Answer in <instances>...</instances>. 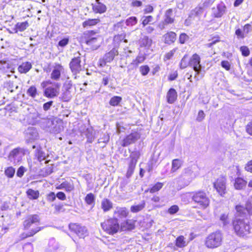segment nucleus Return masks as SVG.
I'll use <instances>...</instances> for the list:
<instances>
[{
	"label": "nucleus",
	"instance_id": "09e8293b",
	"mask_svg": "<svg viewBox=\"0 0 252 252\" xmlns=\"http://www.w3.org/2000/svg\"><path fill=\"white\" fill-rule=\"evenodd\" d=\"M246 209L250 215H252V196L248 199L246 204Z\"/></svg>",
	"mask_w": 252,
	"mask_h": 252
},
{
	"label": "nucleus",
	"instance_id": "603ef678",
	"mask_svg": "<svg viewBox=\"0 0 252 252\" xmlns=\"http://www.w3.org/2000/svg\"><path fill=\"white\" fill-rule=\"evenodd\" d=\"M189 39V36L185 33H181L179 36V42L181 44H184Z\"/></svg>",
	"mask_w": 252,
	"mask_h": 252
},
{
	"label": "nucleus",
	"instance_id": "f257e3e1",
	"mask_svg": "<svg viewBox=\"0 0 252 252\" xmlns=\"http://www.w3.org/2000/svg\"><path fill=\"white\" fill-rule=\"evenodd\" d=\"M233 226L236 234L240 237L251 233V227L247 219L236 218L233 221Z\"/></svg>",
	"mask_w": 252,
	"mask_h": 252
},
{
	"label": "nucleus",
	"instance_id": "393cba45",
	"mask_svg": "<svg viewBox=\"0 0 252 252\" xmlns=\"http://www.w3.org/2000/svg\"><path fill=\"white\" fill-rule=\"evenodd\" d=\"M134 224L132 220H127L122 223L121 229L122 231L129 230L133 229Z\"/></svg>",
	"mask_w": 252,
	"mask_h": 252
},
{
	"label": "nucleus",
	"instance_id": "5701e85b",
	"mask_svg": "<svg viewBox=\"0 0 252 252\" xmlns=\"http://www.w3.org/2000/svg\"><path fill=\"white\" fill-rule=\"evenodd\" d=\"M204 12V7L203 6L199 5L196 7L194 9H193L191 12L189 17L190 18H193L194 19L195 17L199 19L200 16L203 14Z\"/></svg>",
	"mask_w": 252,
	"mask_h": 252
},
{
	"label": "nucleus",
	"instance_id": "58836bf2",
	"mask_svg": "<svg viewBox=\"0 0 252 252\" xmlns=\"http://www.w3.org/2000/svg\"><path fill=\"white\" fill-rule=\"evenodd\" d=\"M163 184L160 182H158L154 186H153L151 189H148L145 190V192H147L149 190L151 193L156 192L159 190H160L163 187Z\"/></svg>",
	"mask_w": 252,
	"mask_h": 252
},
{
	"label": "nucleus",
	"instance_id": "6ab92c4d",
	"mask_svg": "<svg viewBox=\"0 0 252 252\" xmlns=\"http://www.w3.org/2000/svg\"><path fill=\"white\" fill-rule=\"evenodd\" d=\"M197 166L192 165L185 169V174L187 176H189L191 179L195 178L197 175Z\"/></svg>",
	"mask_w": 252,
	"mask_h": 252
},
{
	"label": "nucleus",
	"instance_id": "69168bd1",
	"mask_svg": "<svg viewBox=\"0 0 252 252\" xmlns=\"http://www.w3.org/2000/svg\"><path fill=\"white\" fill-rule=\"evenodd\" d=\"M220 220L223 222L224 225L228 224L229 222L228 219V215L226 214L221 215L220 217Z\"/></svg>",
	"mask_w": 252,
	"mask_h": 252
},
{
	"label": "nucleus",
	"instance_id": "f704fd0d",
	"mask_svg": "<svg viewBox=\"0 0 252 252\" xmlns=\"http://www.w3.org/2000/svg\"><path fill=\"white\" fill-rule=\"evenodd\" d=\"M58 189H64L67 191H70L73 190V186L68 182H64L57 187Z\"/></svg>",
	"mask_w": 252,
	"mask_h": 252
},
{
	"label": "nucleus",
	"instance_id": "9b49d317",
	"mask_svg": "<svg viewBox=\"0 0 252 252\" xmlns=\"http://www.w3.org/2000/svg\"><path fill=\"white\" fill-rule=\"evenodd\" d=\"M91 5L93 11L95 14H102L107 10L106 6L100 0H95L94 3H92Z\"/></svg>",
	"mask_w": 252,
	"mask_h": 252
},
{
	"label": "nucleus",
	"instance_id": "a18cd8bd",
	"mask_svg": "<svg viewBox=\"0 0 252 252\" xmlns=\"http://www.w3.org/2000/svg\"><path fill=\"white\" fill-rule=\"evenodd\" d=\"M5 175L8 178L13 177L15 173V169L12 167H8L5 170Z\"/></svg>",
	"mask_w": 252,
	"mask_h": 252
},
{
	"label": "nucleus",
	"instance_id": "c9c22d12",
	"mask_svg": "<svg viewBox=\"0 0 252 252\" xmlns=\"http://www.w3.org/2000/svg\"><path fill=\"white\" fill-rule=\"evenodd\" d=\"M115 213L117 214L120 218H125L127 216L128 211L126 208H117Z\"/></svg>",
	"mask_w": 252,
	"mask_h": 252
},
{
	"label": "nucleus",
	"instance_id": "a19ab883",
	"mask_svg": "<svg viewBox=\"0 0 252 252\" xmlns=\"http://www.w3.org/2000/svg\"><path fill=\"white\" fill-rule=\"evenodd\" d=\"M122 97L118 96H115L112 97L109 101V104L113 106L118 105L120 102L122 101Z\"/></svg>",
	"mask_w": 252,
	"mask_h": 252
},
{
	"label": "nucleus",
	"instance_id": "4be33fe9",
	"mask_svg": "<svg viewBox=\"0 0 252 252\" xmlns=\"http://www.w3.org/2000/svg\"><path fill=\"white\" fill-rule=\"evenodd\" d=\"M225 6L223 3H220L218 5L216 9L214 10V15L215 17H221L225 13Z\"/></svg>",
	"mask_w": 252,
	"mask_h": 252
},
{
	"label": "nucleus",
	"instance_id": "680f3d73",
	"mask_svg": "<svg viewBox=\"0 0 252 252\" xmlns=\"http://www.w3.org/2000/svg\"><path fill=\"white\" fill-rule=\"evenodd\" d=\"M109 140V135L108 134H104L102 137H100L98 140V143H107Z\"/></svg>",
	"mask_w": 252,
	"mask_h": 252
},
{
	"label": "nucleus",
	"instance_id": "79ce46f5",
	"mask_svg": "<svg viewBox=\"0 0 252 252\" xmlns=\"http://www.w3.org/2000/svg\"><path fill=\"white\" fill-rule=\"evenodd\" d=\"M125 23L127 26H133L137 24V19L136 17L131 16L127 18Z\"/></svg>",
	"mask_w": 252,
	"mask_h": 252
},
{
	"label": "nucleus",
	"instance_id": "a211bd4d",
	"mask_svg": "<svg viewBox=\"0 0 252 252\" xmlns=\"http://www.w3.org/2000/svg\"><path fill=\"white\" fill-rule=\"evenodd\" d=\"M174 21V16L172 9L167 10L164 15L163 24L168 25L172 24Z\"/></svg>",
	"mask_w": 252,
	"mask_h": 252
},
{
	"label": "nucleus",
	"instance_id": "20e7f679",
	"mask_svg": "<svg viewBox=\"0 0 252 252\" xmlns=\"http://www.w3.org/2000/svg\"><path fill=\"white\" fill-rule=\"evenodd\" d=\"M222 239L221 233L220 231H216L207 237L205 245L209 248H215L221 245Z\"/></svg>",
	"mask_w": 252,
	"mask_h": 252
},
{
	"label": "nucleus",
	"instance_id": "4c0bfd02",
	"mask_svg": "<svg viewBox=\"0 0 252 252\" xmlns=\"http://www.w3.org/2000/svg\"><path fill=\"white\" fill-rule=\"evenodd\" d=\"M145 206L144 201L142 202L139 204L132 206L130 208V211L133 213H137L142 210Z\"/></svg>",
	"mask_w": 252,
	"mask_h": 252
},
{
	"label": "nucleus",
	"instance_id": "864d4df0",
	"mask_svg": "<svg viewBox=\"0 0 252 252\" xmlns=\"http://www.w3.org/2000/svg\"><path fill=\"white\" fill-rule=\"evenodd\" d=\"M40 230H41V228L37 227L35 228V229L31 230V231H30L29 232L27 233L26 234V235L25 236L23 237L22 238H26L28 237L32 236L33 235L36 234L37 232L39 231Z\"/></svg>",
	"mask_w": 252,
	"mask_h": 252
},
{
	"label": "nucleus",
	"instance_id": "dca6fc26",
	"mask_svg": "<svg viewBox=\"0 0 252 252\" xmlns=\"http://www.w3.org/2000/svg\"><path fill=\"white\" fill-rule=\"evenodd\" d=\"M55 120L52 118H41L40 126L42 128L49 132V129L54 125Z\"/></svg>",
	"mask_w": 252,
	"mask_h": 252
},
{
	"label": "nucleus",
	"instance_id": "bb28decb",
	"mask_svg": "<svg viewBox=\"0 0 252 252\" xmlns=\"http://www.w3.org/2000/svg\"><path fill=\"white\" fill-rule=\"evenodd\" d=\"M101 206L104 212H107L112 208L113 204L109 199L104 198L101 201Z\"/></svg>",
	"mask_w": 252,
	"mask_h": 252
},
{
	"label": "nucleus",
	"instance_id": "1a4fd4ad",
	"mask_svg": "<svg viewBox=\"0 0 252 252\" xmlns=\"http://www.w3.org/2000/svg\"><path fill=\"white\" fill-rule=\"evenodd\" d=\"M60 84L58 83H55L54 87L51 86L45 89L44 91L45 95L48 97L53 98L59 93Z\"/></svg>",
	"mask_w": 252,
	"mask_h": 252
},
{
	"label": "nucleus",
	"instance_id": "de8ad7c7",
	"mask_svg": "<svg viewBox=\"0 0 252 252\" xmlns=\"http://www.w3.org/2000/svg\"><path fill=\"white\" fill-rule=\"evenodd\" d=\"M94 197L93 194L89 193L85 197V201L89 205H92L94 204Z\"/></svg>",
	"mask_w": 252,
	"mask_h": 252
},
{
	"label": "nucleus",
	"instance_id": "8fccbe9b",
	"mask_svg": "<svg viewBox=\"0 0 252 252\" xmlns=\"http://www.w3.org/2000/svg\"><path fill=\"white\" fill-rule=\"evenodd\" d=\"M145 60V57L143 55H139L136 58V59L134 61H133L132 63L137 66L139 63L143 62Z\"/></svg>",
	"mask_w": 252,
	"mask_h": 252
},
{
	"label": "nucleus",
	"instance_id": "ea45409f",
	"mask_svg": "<svg viewBox=\"0 0 252 252\" xmlns=\"http://www.w3.org/2000/svg\"><path fill=\"white\" fill-rule=\"evenodd\" d=\"M62 99L63 101H68L72 97L71 91L63 90Z\"/></svg>",
	"mask_w": 252,
	"mask_h": 252
},
{
	"label": "nucleus",
	"instance_id": "e2e57ef3",
	"mask_svg": "<svg viewBox=\"0 0 252 252\" xmlns=\"http://www.w3.org/2000/svg\"><path fill=\"white\" fill-rule=\"evenodd\" d=\"M26 171L27 169L24 167H20L17 171V176L22 177Z\"/></svg>",
	"mask_w": 252,
	"mask_h": 252
},
{
	"label": "nucleus",
	"instance_id": "4468645a",
	"mask_svg": "<svg viewBox=\"0 0 252 252\" xmlns=\"http://www.w3.org/2000/svg\"><path fill=\"white\" fill-rule=\"evenodd\" d=\"M40 219L37 215L29 216L24 222V226L25 228H29L32 224L37 225L39 223Z\"/></svg>",
	"mask_w": 252,
	"mask_h": 252
},
{
	"label": "nucleus",
	"instance_id": "3c124183",
	"mask_svg": "<svg viewBox=\"0 0 252 252\" xmlns=\"http://www.w3.org/2000/svg\"><path fill=\"white\" fill-rule=\"evenodd\" d=\"M189 63L187 60V55H185L183 58L182 59L180 63V67L182 69L186 68L188 65H189Z\"/></svg>",
	"mask_w": 252,
	"mask_h": 252
},
{
	"label": "nucleus",
	"instance_id": "7ed1b4c3",
	"mask_svg": "<svg viewBox=\"0 0 252 252\" xmlns=\"http://www.w3.org/2000/svg\"><path fill=\"white\" fill-rule=\"evenodd\" d=\"M95 34L94 31H88L84 32V37L86 38V43L91 47L92 50H96L100 46L101 41L99 37H94Z\"/></svg>",
	"mask_w": 252,
	"mask_h": 252
},
{
	"label": "nucleus",
	"instance_id": "9d476101",
	"mask_svg": "<svg viewBox=\"0 0 252 252\" xmlns=\"http://www.w3.org/2000/svg\"><path fill=\"white\" fill-rule=\"evenodd\" d=\"M64 68L60 64L55 63L53 66V69L51 74V78L54 80H59L61 74L63 73Z\"/></svg>",
	"mask_w": 252,
	"mask_h": 252
},
{
	"label": "nucleus",
	"instance_id": "338daca9",
	"mask_svg": "<svg viewBox=\"0 0 252 252\" xmlns=\"http://www.w3.org/2000/svg\"><path fill=\"white\" fill-rule=\"evenodd\" d=\"M179 210V207L177 205H173L168 209V212L170 214H174L177 213Z\"/></svg>",
	"mask_w": 252,
	"mask_h": 252
},
{
	"label": "nucleus",
	"instance_id": "412c9836",
	"mask_svg": "<svg viewBox=\"0 0 252 252\" xmlns=\"http://www.w3.org/2000/svg\"><path fill=\"white\" fill-rule=\"evenodd\" d=\"M167 101L168 103L172 104L177 99V94L176 90L174 89H170L167 92Z\"/></svg>",
	"mask_w": 252,
	"mask_h": 252
},
{
	"label": "nucleus",
	"instance_id": "ddd939ff",
	"mask_svg": "<svg viewBox=\"0 0 252 252\" xmlns=\"http://www.w3.org/2000/svg\"><path fill=\"white\" fill-rule=\"evenodd\" d=\"M81 60L80 57H76L72 59L69 63V66L72 72L74 74H76L80 72L81 70V66L80 65Z\"/></svg>",
	"mask_w": 252,
	"mask_h": 252
},
{
	"label": "nucleus",
	"instance_id": "aec40b11",
	"mask_svg": "<svg viewBox=\"0 0 252 252\" xmlns=\"http://www.w3.org/2000/svg\"><path fill=\"white\" fill-rule=\"evenodd\" d=\"M164 42L167 44H171L174 43L176 39V34L173 32H170L163 36Z\"/></svg>",
	"mask_w": 252,
	"mask_h": 252
},
{
	"label": "nucleus",
	"instance_id": "f3484780",
	"mask_svg": "<svg viewBox=\"0 0 252 252\" xmlns=\"http://www.w3.org/2000/svg\"><path fill=\"white\" fill-rule=\"evenodd\" d=\"M63 122L59 120H56L54 125L49 129V132L53 133H59L63 130Z\"/></svg>",
	"mask_w": 252,
	"mask_h": 252
},
{
	"label": "nucleus",
	"instance_id": "052dcab7",
	"mask_svg": "<svg viewBox=\"0 0 252 252\" xmlns=\"http://www.w3.org/2000/svg\"><path fill=\"white\" fill-rule=\"evenodd\" d=\"M243 32L246 36L247 34H248L250 32L252 31V25L250 24H246L243 27Z\"/></svg>",
	"mask_w": 252,
	"mask_h": 252
},
{
	"label": "nucleus",
	"instance_id": "49530a36",
	"mask_svg": "<svg viewBox=\"0 0 252 252\" xmlns=\"http://www.w3.org/2000/svg\"><path fill=\"white\" fill-rule=\"evenodd\" d=\"M29 27V23L27 22L17 23V30L22 32L24 31Z\"/></svg>",
	"mask_w": 252,
	"mask_h": 252
},
{
	"label": "nucleus",
	"instance_id": "37998d69",
	"mask_svg": "<svg viewBox=\"0 0 252 252\" xmlns=\"http://www.w3.org/2000/svg\"><path fill=\"white\" fill-rule=\"evenodd\" d=\"M142 20L143 26L145 27L148 24H151L153 22L154 18L152 16H143Z\"/></svg>",
	"mask_w": 252,
	"mask_h": 252
},
{
	"label": "nucleus",
	"instance_id": "72a5a7b5",
	"mask_svg": "<svg viewBox=\"0 0 252 252\" xmlns=\"http://www.w3.org/2000/svg\"><path fill=\"white\" fill-rule=\"evenodd\" d=\"M136 163V160L132 158L129 164L128 168L126 173V176L129 178L132 174L134 169L135 168V164Z\"/></svg>",
	"mask_w": 252,
	"mask_h": 252
},
{
	"label": "nucleus",
	"instance_id": "e433bc0d",
	"mask_svg": "<svg viewBox=\"0 0 252 252\" xmlns=\"http://www.w3.org/2000/svg\"><path fill=\"white\" fill-rule=\"evenodd\" d=\"M27 194L29 198L36 199L39 197V193L38 190H34L32 189H29L27 191Z\"/></svg>",
	"mask_w": 252,
	"mask_h": 252
},
{
	"label": "nucleus",
	"instance_id": "c85d7f7f",
	"mask_svg": "<svg viewBox=\"0 0 252 252\" xmlns=\"http://www.w3.org/2000/svg\"><path fill=\"white\" fill-rule=\"evenodd\" d=\"M32 67V64L29 62L23 63L18 67V71L21 73H26L28 72Z\"/></svg>",
	"mask_w": 252,
	"mask_h": 252
},
{
	"label": "nucleus",
	"instance_id": "39448f33",
	"mask_svg": "<svg viewBox=\"0 0 252 252\" xmlns=\"http://www.w3.org/2000/svg\"><path fill=\"white\" fill-rule=\"evenodd\" d=\"M102 229L110 234L116 233L120 228L118 220L111 219L105 220L101 224Z\"/></svg>",
	"mask_w": 252,
	"mask_h": 252
},
{
	"label": "nucleus",
	"instance_id": "473e14b6",
	"mask_svg": "<svg viewBox=\"0 0 252 252\" xmlns=\"http://www.w3.org/2000/svg\"><path fill=\"white\" fill-rule=\"evenodd\" d=\"M175 245L179 248H183L187 246V243H186L185 237L183 236L178 237L176 240Z\"/></svg>",
	"mask_w": 252,
	"mask_h": 252
},
{
	"label": "nucleus",
	"instance_id": "c03bdc74",
	"mask_svg": "<svg viewBox=\"0 0 252 252\" xmlns=\"http://www.w3.org/2000/svg\"><path fill=\"white\" fill-rule=\"evenodd\" d=\"M72 87V83L71 80L68 79L66 80L64 83L63 87V90L71 91V90Z\"/></svg>",
	"mask_w": 252,
	"mask_h": 252
},
{
	"label": "nucleus",
	"instance_id": "7c9ffc66",
	"mask_svg": "<svg viewBox=\"0 0 252 252\" xmlns=\"http://www.w3.org/2000/svg\"><path fill=\"white\" fill-rule=\"evenodd\" d=\"M117 54V51L116 49H113L109 52L106 53L105 55L104 58L107 63H110L114 59V57Z\"/></svg>",
	"mask_w": 252,
	"mask_h": 252
},
{
	"label": "nucleus",
	"instance_id": "6e6d98bb",
	"mask_svg": "<svg viewBox=\"0 0 252 252\" xmlns=\"http://www.w3.org/2000/svg\"><path fill=\"white\" fill-rule=\"evenodd\" d=\"M236 35L237 36V38H241L243 39L245 37L246 35L243 32V30L242 31L240 29H238L235 31V32Z\"/></svg>",
	"mask_w": 252,
	"mask_h": 252
},
{
	"label": "nucleus",
	"instance_id": "2eb2a0df",
	"mask_svg": "<svg viewBox=\"0 0 252 252\" xmlns=\"http://www.w3.org/2000/svg\"><path fill=\"white\" fill-rule=\"evenodd\" d=\"M139 138V135L137 133H131L123 140L122 146L126 147L135 142Z\"/></svg>",
	"mask_w": 252,
	"mask_h": 252
},
{
	"label": "nucleus",
	"instance_id": "0e129e2a",
	"mask_svg": "<svg viewBox=\"0 0 252 252\" xmlns=\"http://www.w3.org/2000/svg\"><path fill=\"white\" fill-rule=\"evenodd\" d=\"M32 246L30 243L26 244L23 247L24 252H32Z\"/></svg>",
	"mask_w": 252,
	"mask_h": 252
},
{
	"label": "nucleus",
	"instance_id": "f8f14e48",
	"mask_svg": "<svg viewBox=\"0 0 252 252\" xmlns=\"http://www.w3.org/2000/svg\"><path fill=\"white\" fill-rule=\"evenodd\" d=\"M39 137L37 129L34 127H29L26 131V139L28 142H32L33 140L38 139Z\"/></svg>",
	"mask_w": 252,
	"mask_h": 252
},
{
	"label": "nucleus",
	"instance_id": "774afa93",
	"mask_svg": "<svg viewBox=\"0 0 252 252\" xmlns=\"http://www.w3.org/2000/svg\"><path fill=\"white\" fill-rule=\"evenodd\" d=\"M241 51L242 54L244 56H248L250 54V51L248 47L246 46H242L241 47Z\"/></svg>",
	"mask_w": 252,
	"mask_h": 252
},
{
	"label": "nucleus",
	"instance_id": "423d86ee",
	"mask_svg": "<svg viewBox=\"0 0 252 252\" xmlns=\"http://www.w3.org/2000/svg\"><path fill=\"white\" fill-rule=\"evenodd\" d=\"M200 57L197 54H194L190 58L189 65L192 67L193 70L195 72L194 75V78L198 81L199 80L197 75L201 74L202 76H203L201 72V65L200 64Z\"/></svg>",
	"mask_w": 252,
	"mask_h": 252
},
{
	"label": "nucleus",
	"instance_id": "c756f323",
	"mask_svg": "<svg viewBox=\"0 0 252 252\" xmlns=\"http://www.w3.org/2000/svg\"><path fill=\"white\" fill-rule=\"evenodd\" d=\"M139 42L141 47L149 48L152 43V40L148 36H145L140 40Z\"/></svg>",
	"mask_w": 252,
	"mask_h": 252
},
{
	"label": "nucleus",
	"instance_id": "2f4dec72",
	"mask_svg": "<svg viewBox=\"0 0 252 252\" xmlns=\"http://www.w3.org/2000/svg\"><path fill=\"white\" fill-rule=\"evenodd\" d=\"M183 164V161L179 159H175L172 160L171 171L175 172L179 169Z\"/></svg>",
	"mask_w": 252,
	"mask_h": 252
},
{
	"label": "nucleus",
	"instance_id": "5fc2aeb1",
	"mask_svg": "<svg viewBox=\"0 0 252 252\" xmlns=\"http://www.w3.org/2000/svg\"><path fill=\"white\" fill-rule=\"evenodd\" d=\"M88 133L87 134L88 141L90 143H92L95 138V135L94 133V131L93 130H88Z\"/></svg>",
	"mask_w": 252,
	"mask_h": 252
},
{
	"label": "nucleus",
	"instance_id": "bf43d9fd",
	"mask_svg": "<svg viewBox=\"0 0 252 252\" xmlns=\"http://www.w3.org/2000/svg\"><path fill=\"white\" fill-rule=\"evenodd\" d=\"M29 95L34 97L36 94V89L34 86H31L27 91Z\"/></svg>",
	"mask_w": 252,
	"mask_h": 252
},
{
	"label": "nucleus",
	"instance_id": "b1692460",
	"mask_svg": "<svg viewBox=\"0 0 252 252\" xmlns=\"http://www.w3.org/2000/svg\"><path fill=\"white\" fill-rule=\"evenodd\" d=\"M247 181L242 178H237L234 183V187L236 189H242L246 187Z\"/></svg>",
	"mask_w": 252,
	"mask_h": 252
},
{
	"label": "nucleus",
	"instance_id": "4d7b16f0",
	"mask_svg": "<svg viewBox=\"0 0 252 252\" xmlns=\"http://www.w3.org/2000/svg\"><path fill=\"white\" fill-rule=\"evenodd\" d=\"M150 71V68L147 65H143L140 67V71L142 75H146Z\"/></svg>",
	"mask_w": 252,
	"mask_h": 252
},
{
	"label": "nucleus",
	"instance_id": "13d9d810",
	"mask_svg": "<svg viewBox=\"0 0 252 252\" xmlns=\"http://www.w3.org/2000/svg\"><path fill=\"white\" fill-rule=\"evenodd\" d=\"M177 48H175L167 53L164 56L165 60H170L174 55V53L177 51Z\"/></svg>",
	"mask_w": 252,
	"mask_h": 252
},
{
	"label": "nucleus",
	"instance_id": "f03ea898",
	"mask_svg": "<svg viewBox=\"0 0 252 252\" xmlns=\"http://www.w3.org/2000/svg\"><path fill=\"white\" fill-rule=\"evenodd\" d=\"M192 199L200 209H205L210 204V200L206 192L203 191L194 192L192 196Z\"/></svg>",
	"mask_w": 252,
	"mask_h": 252
},
{
	"label": "nucleus",
	"instance_id": "cd10ccee",
	"mask_svg": "<svg viewBox=\"0 0 252 252\" xmlns=\"http://www.w3.org/2000/svg\"><path fill=\"white\" fill-rule=\"evenodd\" d=\"M59 246L56 240L52 238L50 240L48 244V247L47 249V252H55L58 248Z\"/></svg>",
	"mask_w": 252,
	"mask_h": 252
},
{
	"label": "nucleus",
	"instance_id": "a878e982",
	"mask_svg": "<svg viewBox=\"0 0 252 252\" xmlns=\"http://www.w3.org/2000/svg\"><path fill=\"white\" fill-rule=\"evenodd\" d=\"M100 22L99 19H88L82 23V26L86 28L94 26Z\"/></svg>",
	"mask_w": 252,
	"mask_h": 252
},
{
	"label": "nucleus",
	"instance_id": "0eeeda50",
	"mask_svg": "<svg viewBox=\"0 0 252 252\" xmlns=\"http://www.w3.org/2000/svg\"><path fill=\"white\" fill-rule=\"evenodd\" d=\"M226 179L224 177H220L214 183V186L217 192L222 196L225 193L226 191Z\"/></svg>",
	"mask_w": 252,
	"mask_h": 252
},
{
	"label": "nucleus",
	"instance_id": "6e6552de",
	"mask_svg": "<svg viewBox=\"0 0 252 252\" xmlns=\"http://www.w3.org/2000/svg\"><path fill=\"white\" fill-rule=\"evenodd\" d=\"M69 227L71 231L76 233L80 238H84L88 235L87 230L84 226L72 223L69 224Z\"/></svg>",
	"mask_w": 252,
	"mask_h": 252
}]
</instances>
